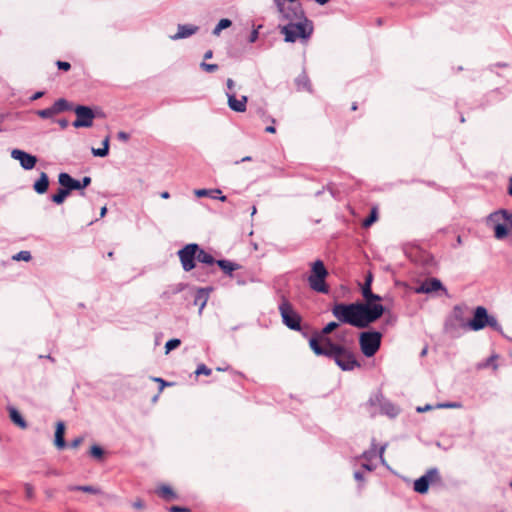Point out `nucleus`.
<instances>
[{
    "mask_svg": "<svg viewBox=\"0 0 512 512\" xmlns=\"http://www.w3.org/2000/svg\"><path fill=\"white\" fill-rule=\"evenodd\" d=\"M212 373V370L210 368H208L205 364H200L197 366V369L195 371V374L196 375H206V376H209L211 375Z\"/></svg>",
    "mask_w": 512,
    "mask_h": 512,
    "instance_id": "44",
    "label": "nucleus"
},
{
    "mask_svg": "<svg viewBox=\"0 0 512 512\" xmlns=\"http://www.w3.org/2000/svg\"><path fill=\"white\" fill-rule=\"evenodd\" d=\"M200 67L204 71L209 72V73L215 72L218 69V65L217 64H208L206 62H202L200 64Z\"/></svg>",
    "mask_w": 512,
    "mask_h": 512,
    "instance_id": "47",
    "label": "nucleus"
},
{
    "mask_svg": "<svg viewBox=\"0 0 512 512\" xmlns=\"http://www.w3.org/2000/svg\"><path fill=\"white\" fill-rule=\"evenodd\" d=\"M211 197L214 199H219L222 202L227 200V197L225 195H222V193L218 195H211Z\"/></svg>",
    "mask_w": 512,
    "mask_h": 512,
    "instance_id": "63",
    "label": "nucleus"
},
{
    "mask_svg": "<svg viewBox=\"0 0 512 512\" xmlns=\"http://www.w3.org/2000/svg\"><path fill=\"white\" fill-rule=\"evenodd\" d=\"M384 306L370 303H336L331 311L333 316L341 323L357 328H365L378 320L384 313Z\"/></svg>",
    "mask_w": 512,
    "mask_h": 512,
    "instance_id": "1",
    "label": "nucleus"
},
{
    "mask_svg": "<svg viewBox=\"0 0 512 512\" xmlns=\"http://www.w3.org/2000/svg\"><path fill=\"white\" fill-rule=\"evenodd\" d=\"M153 381L155 382H158V384H160V391L166 386L168 385L167 382H165L162 378H159V377H152L151 378Z\"/></svg>",
    "mask_w": 512,
    "mask_h": 512,
    "instance_id": "52",
    "label": "nucleus"
},
{
    "mask_svg": "<svg viewBox=\"0 0 512 512\" xmlns=\"http://www.w3.org/2000/svg\"><path fill=\"white\" fill-rule=\"evenodd\" d=\"M91 152L96 157H106L108 155V151L103 148H92Z\"/></svg>",
    "mask_w": 512,
    "mask_h": 512,
    "instance_id": "48",
    "label": "nucleus"
},
{
    "mask_svg": "<svg viewBox=\"0 0 512 512\" xmlns=\"http://www.w3.org/2000/svg\"><path fill=\"white\" fill-rule=\"evenodd\" d=\"M208 296H209V291L204 288L198 289L194 296V305L199 306L200 314L207 303Z\"/></svg>",
    "mask_w": 512,
    "mask_h": 512,
    "instance_id": "20",
    "label": "nucleus"
},
{
    "mask_svg": "<svg viewBox=\"0 0 512 512\" xmlns=\"http://www.w3.org/2000/svg\"><path fill=\"white\" fill-rule=\"evenodd\" d=\"M228 106L235 112H245L247 104V96H242L241 99H237L234 92H227Z\"/></svg>",
    "mask_w": 512,
    "mask_h": 512,
    "instance_id": "15",
    "label": "nucleus"
},
{
    "mask_svg": "<svg viewBox=\"0 0 512 512\" xmlns=\"http://www.w3.org/2000/svg\"><path fill=\"white\" fill-rule=\"evenodd\" d=\"M56 65H57L58 69L64 70V71H68L71 68L70 63L65 62V61H57Z\"/></svg>",
    "mask_w": 512,
    "mask_h": 512,
    "instance_id": "50",
    "label": "nucleus"
},
{
    "mask_svg": "<svg viewBox=\"0 0 512 512\" xmlns=\"http://www.w3.org/2000/svg\"><path fill=\"white\" fill-rule=\"evenodd\" d=\"M440 289H444L442 283L437 278H431L424 281L417 289L418 293H431Z\"/></svg>",
    "mask_w": 512,
    "mask_h": 512,
    "instance_id": "18",
    "label": "nucleus"
},
{
    "mask_svg": "<svg viewBox=\"0 0 512 512\" xmlns=\"http://www.w3.org/2000/svg\"><path fill=\"white\" fill-rule=\"evenodd\" d=\"M309 346L310 348L312 349V351L317 355V356H326L328 357V352L326 351V348H324L323 346H321L319 344V341L318 339L312 337L310 340H309Z\"/></svg>",
    "mask_w": 512,
    "mask_h": 512,
    "instance_id": "28",
    "label": "nucleus"
},
{
    "mask_svg": "<svg viewBox=\"0 0 512 512\" xmlns=\"http://www.w3.org/2000/svg\"><path fill=\"white\" fill-rule=\"evenodd\" d=\"M170 512H189V510L184 507L173 506L170 508Z\"/></svg>",
    "mask_w": 512,
    "mask_h": 512,
    "instance_id": "55",
    "label": "nucleus"
},
{
    "mask_svg": "<svg viewBox=\"0 0 512 512\" xmlns=\"http://www.w3.org/2000/svg\"><path fill=\"white\" fill-rule=\"evenodd\" d=\"M83 441L82 437H77L74 440L71 441L70 446L72 448H77Z\"/></svg>",
    "mask_w": 512,
    "mask_h": 512,
    "instance_id": "53",
    "label": "nucleus"
},
{
    "mask_svg": "<svg viewBox=\"0 0 512 512\" xmlns=\"http://www.w3.org/2000/svg\"><path fill=\"white\" fill-rule=\"evenodd\" d=\"M11 157L18 160L21 167L25 170H31L34 168L37 162V158L23 150L14 149L11 152Z\"/></svg>",
    "mask_w": 512,
    "mask_h": 512,
    "instance_id": "13",
    "label": "nucleus"
},
{
    "mask_svg": "<svg viewBox=\"0 0 512 512\" xmlns=\"http://www.w3.org/2000/svg\"><path fill=\"white\" fill-rule=\"evenodd\" d=\"M24 490L27 499L31 500L34 498V487L30 483L24 484Z\"/></svg>",
    "mask_w": 512,
    "mask_h": 512,
    "instance_id": "46",
    "label": "nucleus"
},
{
    "mask_svg": "<svg viewBox=\"0 0 512 512\" xmlns=\"http://www.w3.org/2000/svg\"><path fill=\"white\" fill-rule=\"evenodd\" d=\"M216 264L223 270L225 274L229 276L232 275L233 271L240 268L238 264L225 259L216 260Z\"/></svg>",
    "mask_w": 512,
    "mask_h": 512,
    "instance_id": "23",
    "label": "nucleus"
},
{
    "mask_svg": "<svg viewBox=\"0 0 512 512\" xmlns=\"http://www.w3.org/2000/svg\"><path fill=\"white\" fill-rule=\"evenodd\" d=\"M466 309V307L464 306H460V305H456L454 308H453V317L456 321H458L460 323V325L463 327V323H466L467 321L464 320V310Z\"/></svg>",
    "mask_w": 512,
    "mask_h": 512,
    "instance_id": "34",
    "label": "nucleus"
},
{
    "mask_svg": "<svg viewBox=\"0 0 512 512\" xmlns=\"http://www.w3.org/2000/svg\"><path fill=\"white\" fill-rule=\"evenodd\" d=\"M487 326H489L490 328H492L493 330L503 334V329H502V326L500 325V323L498 322V320L496 319V317H494L493 315H489L488 316V319H487Z\"/></svg>",
    "mask_w": 512,
    "mask_h": 512,
    "instance_id": "35",
    "label": "nucleus"
},
{
    "mask_svg": "<svg viewBox=\"0 0 512 512\" xmlns=\"http://www.w3.org/2000/svg\"><path fill=\"white\" fill-rule=\"evenodd\" d=\"M508 193L512 196V177L509 179Z\"/></svg>",
    "mask_w": 512,
    "mask_h": 512,
    "instance_id": "64",
    "label": "nucleus"
},
{
    "mask_svg": "<svg viewBox=\"0 0 512 512\" xmlns=\"http://www.w3.org/2000/svg\"><path fill=\"white\" fill-rule=\"evenodd\" d=\"M262 28V25H259L256 29H253L249 36V42L254 43L257 41L259 37V29Z\"/></svg>",
    "mask_w": 512,
    "mask_h": 512,
    "instance_id": "49",
    "label": "nucleus"
},
{
    "mask_svg": "<svg viewBox=\"0 0 512 512\" xmlns=\"http://www.w3.org/2000/svg\"><path fill=\"white\" fill-rule=\"evenodd\" d=\"M430 481L428 480V476H421L420 478L416 479L414 482V490L417 493L425 494L427 493L429 489Z\"/></svg>",
    "mask_w": 512,
    "mask_h": 512,
    "instance_id": "24",
    "label": "nucleus"
},
{
    "mask_svg": "<svg viewBox=\"0 0 512 512\" xmlns=\"http://www.w3.org/2000/svg\"><path fill=\"white\" fill-rule=\"evenodd\" d=\"M9 415H10L11 420L16 425H18L22 429L27 427L26 421L24 420V418L22 417V415L19 413V411L16 408L10 407L9 408Z\"/></svg>",
    "mask_w": 512,
    "mask_h": 512,
    "instance_id": "26",
    "label": "nucleus"
},
{
    "mask_svg": "<svg viewBox=\"0 0 512 512\" xmlns=\"http://www.w3.org/2000/svg\"><path fill=\"white\" fill-rule=\"evenodd\" d=\"M488 221L494 224V236L498 240L506 238L512 231V212L501 209L489 215Z\"/></svg>",
    "mask_w": 512,
    "mask_h": 512,
    "instance_id": "3",
    "label": "nucleus"
},
{
    "mask_svg": "<svg viewBox=\"0 0 512 512\" xmlns=\"http://www.w3.org/2000/svg\"><path fill=\"white\" fill-rule=\"evenodd\" d=\"M462 404L460 402H446L439 403L436 405V408H461Z\"/></svg>",
    "mask_w": 512,
    "mask_h": 512,
    "instance_id": "45",
    "label": "nucleus"
},
{
    "mask_svg": "<svg viewBox=\"0 0 512 512\" xmlns=\"http://www.w3.org/2000/svg\"><path fill=\"white\" fill-rule=\"evenodd\" d=\"M197 250V243H189L177 252L182 268L185 272H189L196 267L195 260L197 257Z\"/></svg>",
    "mask_w": 512,
    "mask_h": 512,
    "instance_id": "8",
    "label": "nucleus"
},
{
    "mask_svg": "<svg viewBox=\"0 0 512 512\" xmlns=\"http://www.w3.org/2000/svg\"><path fill=\"white\" fill-rule=\"evenodd\" d=\"M497 358V355H492L491 357H489L486 361V363L484 364V367H487V366H490L492 365V363H494V361L496 360Z\"/></svg>",
    "mask_w": 512,
    "mask_h": 512,
    "instance_id": "58",
    "label": "nucleus"
},
{
    "mask_svg": "<svg viewBox=\"0 0 512 512\" xmlns=\"http://www.w3.org/2000/svg\"><path fill=\"white\" fill-rule=\"evenodd\" d=\"M294 15L299 21L297 23H289L281 29L286 42H295L298 38L308 39L313 32L312 22L306 18L300 6L294 8Z\"/></svg>",
    "mask_w": 512,
    "mask_h": 512,
    "instance_id": "2",
    "label": "nucleus"
},
{
    "mask_svg": "<svg viewBox=\"0 0 512 512\" xmlns=\"http://www.w3.org/2000/svg\"><path fill=\"white\" fill-rule=\"evenodd\" d=\"M282 322L289 329L294 331H302L301 325V316L294 310L291 303L285 298H282V301L278 307Z\"/></svg>",
    "mask_w": 512,
    "mask_h": 512,
    "instance_id": "5",
    "label": "nucleus"
},
{
    "mask_svg": "<svg viewBox=\"0 0 512 512\" xmlns=\"http://www.w3.org/2000/svg\"><path fill=\"white\" fill-rule=\"evenodd\" d=\"M67 489L69 491H81V492L94 494V495H102L103 494V491L100 488H98L96 486H92V485H69L67 487Z\"/></svg>",
    "mask_w": 512,
    "mask_h": 512,
    "instance_id": "22",
    "label": "nucleus"
},
{
    "mask_svg": "<svg viewBox=\"0 0 512 512\" xmlns=\"http://www.w3.org/2000/svg\"><path fill=\"white\" fill-rule=\"evenodd\" d=\"M488 311L484 306H477L473 312V318L463 323V328L472 331H480L487 326Z\"/></svg>",
    "mask_w": 512,
    "mask_h": 512,
    "instance_id": "10",
    "label": "nucleus"
},
{
    "mask_svg": "<svg viewBox=\"0 0 512 512\" xmlns=\"http://www.w3.org/2000/svg\"><path fill=\"white\" fill-rule=\"evenodd\" d=\"M51 107L53 108L56 115L71 109L69 102L64 98L56 100Z\"/></svg>",
    "mask_w": 512,
    "mask_h": 512,
    "instance_id": "30",
    "label": "nucleus"
},
{
    "mask_svg": "<svg viewBox=\"0 0 512 512\" xmlns=\"http://www.w3.org/2000/svg\"><path fill=\"white\" fill-rule=\"evenodd\" d=\"M311 275L308 277V283L312 290L320 293H328L329 289L325 283V278L328 271L324 266L323 261L316 260L312 264Z\"/></svg>",
    "mask_w": 512,
    "mask_h": 512,
    "instance_id": "4",
    "label": "nucleus"
},
{
    "mask_svg": "<svg viewBox=\"0 0 512 512\" xmlns=\"http://www.w3.org/2000/svg\"><path fill=\"white\" fill-rule=\"evenodd\" d=\"M372 281H373V275L371 273H368L365 278V282L361 288L363 298L366 300V303H370V304H373L372 302L382 300L380 295L374 294L372 292V287H371Z\"/></svg>",
    "mask_w": 512,
    "mask_h": 512,
    "instance_id": "14",
    "label": "nucleus"
},
{
    "mask_svg": "<svg viewBox=\"0 0 512 512\" xmlns=\"http://www.w3.org/2000/svg\"><path fill=\"white\" fill-rule=\"evenodd\" d=\"M35 113H36V115H38L39 117H41L43 119H50L56 115V113L54 112V110L51 106L46 109L37 110Z\"/></svg>",
    "mask_w": 512,
    "mask_h": 512,
    "instance_id": "37",
    "label": "nucleus"
},
{
    "mask_svg": "<svg viewBox=\"0 0 512 512\" xmlns=\"http://www.w3.org/2000/svg\"><path fill=\"white\" fill-rule=\"evenodd\" d=\"M296 86L298 90L305 89L311 92V84L308 76L305 73H302L296 78Z\"/></svg>",
    "mask_w": 512,
    "mask_h": 512,
    "instance_id": "31",
    "label": "nucleus"
},
{
    "mask_svg": "<svg viewBox=\"0 0 512 512\" xmlns=\"http://www.w3.org/2000/svg\"><path fill=\"white\" fill-rule=\"evenodd\" d=\"M431 409H433V406L430 405V404H427V405H425L423 407L422 406L417 407L416 411L419 412V413H423V412L429 411Z\"/></svg>",
    "mask_w": 512,
    "mask_h": 512,
    "instance_id": "54",
    "label": "nucleus"
},
{
    "mask_svg": "<svg viewBox=\"0 0 512 512\" xmlns=\"http://www.w3.org/2000/svg\"><path fill=\"white\" fill-rule=\"evenodd\" d=\"M377 220V209L373 208L370 215L363 221L364 227L371 226Z\"/></svg>",
    "mask_w": 512,
    "mask_h": 512,
    "instance_id": "39",
    "label": "nucleus"
},
{
    "mask_svg": "<svg viewBox=\"0 0 512 512\" xmlns=\"http://www.w3.org/2000/svg\"><path fill=\"white\" fill-rule=\"evenodd\" d=\"M368 404L370 406L379 407L380 412L390 418H395L400 413V408L390 400L386 399L381 393H377L372 396L369 399Z\"/></svg>",
    "mask_w": 512,
    "mask_h": 512,
    "instance_id": "9",
    "label": "nucleus"
},
{
    "mask_svg": "<svg viewBox=\"0 0 512 512\" xmlns=\"http://www.w3.org/2000/svg\"><path fill=\"white\" fill-rule=\"evenodd\" d=\"M386 447H387V444H384L377 451L375 439H373L372 443H371V448L369 450L363 452L362 458L365 459L366 461H371L373 458L378 456L381 463L385 464L384 452H385Z\"/></svg>",
    "mask_w": 512,
    "mask_h": 512,
    "instance_id": "17",
    "label": "nucleus"
},
{
    "mask_svg": "<svg viewBox=\"0 0 512 512\" xmlns=\"http://www.w3.org/2000/svg\"><path fill=\"white\" fill-rule=\"evenodd\" d=\"M64 433H65V425L62 421H59L56 425L55 439H54V444L58 449H63L66 447Z\"/></svg>",
    "mask_w": 512,
    "mask_h": 512,
    "instance_id": "19",
    "label": "nucleus"
},
{
    "mask_svg": "<svg viewBox=\"0 0 512 512\" xmlns=\"http://www.w3.org/2000/svg\"><path fill=\"white\" fill-rule=\"evenodd\" d=\"M157 494L165 500H173L176 498L175 492L168 485H161L157 489Z\"/></svg>",
    "mask_w": 512,
    "mask_h": 512,
    "instance_id": "29",
    "label": "nucleus"
},
{
    "mask_svg": "<svg viewBox=\"0 0 512 512\" xmlns=\"http://www.w3.org/2000/svg\"><path fill=\"white\" fill-rule=\"evenodd\" d=\"M424 476H428V480L431 481H437L440 480L439 471L437 468H431L429 469Z\"/></svg>",
    "mask_w": 512,
    "mask_h": 512,
    "instance_id": "42",
    "label": "nucleus"
},
{
    "mask_svg": "<svg viewBox=\"0 0 512 512\" xmlns=\"http://www.w3.org/2000/svg\"><path fill=\"white\" fill-rule=\"evenodd\" d=\"M303 337H308V333H309V326L308 325H304L302 326V331H299Z\"/></svg>",
    "mask_w": 512,
    "mask_h": 512,
    "instance_id": "60",
    "label": "nucleus"
},
{
    "mask_svg": "<svg viewBox=\"0 0 512 512\" xmlns=\"http://www.w3.org/2000/svg\"><path fill=\"white\" fill-rule=\"evenodd\" d=\"M231 25H232V21L230 19L223 18L215 26L212 33L215 36H219L222 30L229 28Z\"/></svg>",
    "mask_w": 512,
    "mask_h": 512,
    "instance_id": "33",
    "label": "nucleus"
},
{
    "mask_svg": "<svg viewBox=\"0 0 512 512\" xmlns=\"http://www.w3.org/2000/svg\"><path fill=\"white\" fill-rule=\"evenodd\" d=\"M43 95H44V92H43V91H37L36 93H34V94L30 97V100H31V101L38 100V99H40Z\"/></svg>",
    "mask_w": 512,
    "mask_h": 512,
    "instance_id": "56",
    "label": "nucleus"
},
{
    "mask_svg": "<svg viewBox=\"0 0 512 512\" xmlns=\"http://www.w3.org/2000/svg\"><path fill=\"white\" fill-rule=\"evenodd\" d=\"M382 334L378 331L362 332L359 336V344L362 353L366 357H372L379 350Z\"/></svg>",
    "mask_w": 512,
    "mask_h": 512,
    "instance_id": "6",
    "label": "nucleus"
},
{
    "mask_svg": "<svg viewBox=\"0 0 512 512\" xmlns=\"http://www.w3.org/2000/svg\"><path fill=\"white\" fill-rule=\"evenodd\" d=\"M322 341L324 342V348H326V351L328 352V358H330L335 352L341 351V345L335 344L332 342V340L328 337L321 336Z\"/></svg>",
    "mask_w": 512,
    "mask_h": 512,
    "instance_id": "27",
    "label": "nucleus"
},
{
    "mask_svg": "<svg viewBox=\"0 0 512 512\" xmlns=\"http://www.w3.org/2000/svg\"><path fill=\"white\" fill-rule=\"evenodd\" d=\"M57 123L59 124V126H60L62 129L67 128V127H68V125H69V122H68V120H67V119H59V120L57 121Z\"/></svg>",
    "mask_w": 512,
    "mask_h": 512,
    "instance_id": "57",
    "label": "nucleus"
},
{
    "mask_svg": "<svg viewBox=\"0 0 512 512\" xmlns=\"http://www.w3.org/2000/svg\"><path fill=\"white\" fill-rule=\"evenodd\" d=\"M339 326V324L337 322H329L321 331V336H326L328 334H330L331 332H333L337 327Z\"/></svg>",
    "mask_w": 512,
    "mask_h": 512,
    "instance_id": "41",
    "label": "nucleus"
},
{
    "mask_svg": "<svg viewBox=\"0 0 512 512\" xmlns=\"http://www.w3.org/2000/svg\"><path fill=\"white\" fill-rule=\"evenodd\" d=\"M211 193L221 194V190H219V189H214V190L198 189V190H195V195L197 197L209 196Z\"/></svg>",
    "mask_w": 512,
    "mask_h": 512,
    "instance_id": "43",
    "label": "nucleus"
},
{
    "mask_svg": "<svg viewBox=\"0 0 512 512\" xmlns=\"http://www.w3.org/2000/svg\"><path fill=\"white\" fill-rule=\"evenodd\" d=\"M74 112L77 117L76 120L73 122V126L75 128H88L93 125V119L95 118V114L90 107L78 105L75 107Z\"/></svg>",
    "mask_w": 512,
    "mask_h": 512,
    "instance_id": "11",
    "label": "nucleus"
},
{
    "mask_svg": "<svg viewBox=\"0 0 512 512\" xmlns=\"http://www.w3.org/2000/svg\"><path fill=\"white\" fill-rule=\"evenodd\" d=\"M103 149H106L109 152V136L105 137L102 141Z\"/></svg>",
    "mask_w": 512,
    "mask_h": 512,
    "instance_id": "61",
    "label": "nucleus"
},
{
    "mask_svg": "<svg viewBox=\"0 0 512 512\" xmlns=\"http://www.w3.org/2000/svg\"><path fill=\"white\" fill-rule=\"evenodd\" d=\"M196 260L199 261L200 263L207 264V265H213L216 263V260L214 259V257L210 253H208L204 249H202L199 245H198Z\"/></svg>",
    "mask_w": 512,
    "mask_h": 512,
    "instance_id": "25",
    "label": "nucleus"
},
{
    "mask_svg": "<svg viewBox=\"0 0 512 512\" xmlns=\"http://www.w3.org/2000/svg\"><path fill=\"white\" fill-rule=\"evenodd\" d=\"M354 478L357 480V481H363L364 480V477H363V473L360 472V471H356L354 473Z\"/></svg>",
    "mask_w": 512,
    "mask_h": 512,
    "instance_id": "62",
    "label": "nucleus"
},
{
    "mask_svg": "<svg viewBox=\"0 0 512 512\" xmlns=\"http://www.w3.org/2000/svg\"><path fill=\"white\" fill-rule=\"evenodd\" d=\"M58 182L62 187H67L71 192L72 190H81L89 186L91 178L89 176H85L80 181L72 178L68 173L62 172L58 176Z\"/></svg>",
    "mask_w": 512,
    "mask_h": 512,
    "instance_id": "12",
    "label": "nucleus"
},
{
    "mask_svg": "<svg viewBox=\"0 0 512 512\" xmlns=\"http://www.w3.org/2000/svg\"><path fill=\"white\" fill-rule=\"evenodd\" d=\"M117 138H118L120 141L126 142V141H128V140H129L130 135H129L127 132H125V131H119V132L117 133Z\"/></svg>",
    "mask_w": 512,
    "mask_h": 512,
    "instance_id": "51",
    "label": "nucleus"
},
{
    "mask_svg": "<svg viewBox=\"0 0 512 512\" xmlns=\"http://www.w3.org/2000/svg\"><path fill=\"white\" fill-rule=\"evenodd\" d=\"M178 31L176 34L170 36L171 40H180L188 38L192 35H194L198 30L199 27L192 24H179L177 27Z\"/></svg>",
    "mask_w": 512,
    "mask_h": 512,
    "instance_id": "16",
    "label": "nucleus"
},
{
    "mask_svg": "<svg viewBox=\"0 0 512 512\" xmlns=\"http://www.w3.org/2000/svg\"><path fill=\"white\" fill-rule=\"evenodd\" d=\"M330 358L333 359L343 371H352L354 368L360 366L354 353L344 346L341 347L340 352H335Z\"/></svg>",
    "mask_w": 512,
    "mask_h": 512,
    "instance_id": "7",
    "label": "nucleus"
},
{
    "mask_svg": "<svg viewBox=\"0 0 512 512\" xmlns=\"http://www.w3.org/2000/svg\"><path fill=\"white\" fill-rule=\"evenodd\" d=\"M70 194V190L67 187L59 188L58 192L52 195L51 200L56 204H62L66 197Z\"/></svg>",
    "mask_w": 512,
    "mask_h": 512,
    "instance_id": "32",
    "label": "nucleus"
},
{
    "mask_svg": "<svg viewBox=\"0 0 512 512\" xmlns=\"http://www.w3.org/2000/svg\"><path fill=\"white\" fill-rule=\"evenodd\" d=\"M226 85L229 90L228 92H232V89L234 88L235 85L234 81L231 78H229L227 79Z\"/></svg>",
    "mask_w": 512,
    "mask_h": 512,
    "instance_id": "59",
    "label": "nucleus"
},
{
    "mask_svg": "<svg viewBox=\"0 0 512 512\" xmlns=\"http://www.w3.org/2000/svg\"><path fill=\"white\" fill-rule=\"evenodd\" d=\"M180 344H181L180 339L173 338V339L168 340L165 344L166 354H168L173 349L177 348Z\"/></svg>",
    "mask_w": 512,
    "mask_h": 512,
    "instance_id": "38",
    "label": "nucleus"
},
{
    "mask_svg": "<svg viewBox=\"0 0 512 512\" xmlns=\"http://www.w3.org/2000/svg\"><path fill=\"white\" fill-rule=\"evenodd\" d=\"M32 258L30 251L22 250L18 252L17 254L12 256V259L14 261H30Z\"/></svg>",
    "mask_w": 512,
    "mask_h": 512,
    "instance_id": "36",
    "label": "nucleus"
},
{
    "mask_svg": "<svg viewBox=\"0 0 512 512\" xmlns=\"http://www.w3.org/2000/svg\"><path fill=\"white\" fill-rule=\"evenodd\" d=\"M49 178L45 172L40 173L39 179L34 183L33 188L36 193L44 194L48 190Z\"/></svg>",
    "mask_w": 512,
    "mask_h": 512,
    "instance_id": "21",
    "label": "nucleus"
},
{
    "mask_svg": "<svg viewBox=\"0 0 512 512\" xmlns=\"http://www.w3.org/2000/svg\"><path fill=\"white\" fill-rule=\"evenodd\" d=\"M104 451L98 445H93L90 449V455L96 459H101L103 457Z\"/></svg>",
    "mask_w": 512,
    "mask_h": 512,
    "instance_id": "40",
    "label": "nucleus"
}]
</instances>
